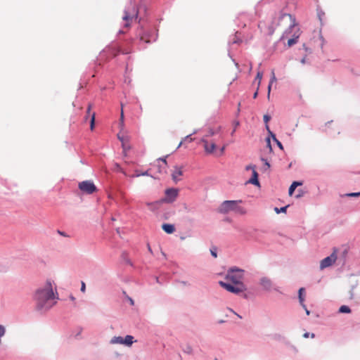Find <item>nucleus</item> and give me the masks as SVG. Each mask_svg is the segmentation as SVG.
<instances>
[{"instance_id":"obj_1","label":"nucleus","mask_w":360,"mask_h":360,"mask_svg":"<svg viewBox=\"0 0 360 360\" xmlns=\"http://www.w3.org/2000/svg\"><path fill=\"white\" fill-rule=\"evenodd\" d=\"M266 25L264 22H259L258 27L262 32H264L267 35H272L277 28L283 30L282 39L290 34L292 29L297 26L295 18L290 14L288 13H280L278 17H275L271 25L267 27H265Z\"/></svg>"},{"instance_id":"obj_2","label":"nucleus","mask_w":360,"mask_h":360,"mask_svg":"<svg viewBox=\"0 0 360 360\" xmlns=\"http://www.w3.org/2000/svg\"><path fill=\"white\" fill-rule=\"evenodd\" d=\"M55 299L54 292L53 290L52 283L48 280L43 287L37 290L34 295V300L37 303V307L39 309L47 310L52 307L55 302L53 300Z\"/></svg>"},{"instance_id":"obj_3","label":"nucleus","mask_w":360,"mask_h":360,"mask_svg":"<svg viewBox=\"0 0 360 360\" xmlns=\"http://www.w3.org/2000/svg\"><path fill=\"white\" fill-rule=\"evenodd\" d=\"M241 202V200H226L220 206L219 211L221 213H228L230 211H235L239 214H245V210L243 207L238 206V203Z\"/></svg>"},{"instance_id":"obj_4","label":"nucleus","mask_w":360,"mask_h":360,"mask_svg":"<svg viewBox=\"0 0 360 360\" xmlns=\"http://www.w3.org/2000/svg\"><path fill=\"white\" fill-rule=\"evenodd\" d=\"M139 10L136 4L130 2L129 5L124 11V14L122 17L123 20L125 22L124 27H129L132 20L137 18Z\"/></svg>"},{"instance_id":"obj_5","label":"nucleus","mask_w":360,"mask_h":360,"mask_svg":"<svg viewBox=\"0 0 360 360\" xmlns=\"http://www.w3.org/2000/svg\"><path fill=\"white\" fill-rule=\"evenodd\" d=\"M226 279L234 285H239V283H243V271L239 269H231L226 276Z\"/></svg>"},{"instance_id":"obj_6","label":"nucleus","mask_w":360,"mask_h":360,"mask_svg":"<svg viewBox=\"0 0 360 360\" xmlns=\"http://www.w3.org/2000/svg\"><path fill=\"white\" fill-rule=\"evenodd\" d=\"M219 285L225 288L229 292L238 294L240 292H244L246 288L245 287V285L243 283H239V285H234L233 283H227L223 281L219 282Z\"/></svg>"},{"instance_id":"obj_7","label":"nucleus","mask_w":360,"mask_h":360,"mask_svg":"<svg viewBox=\"0 0 360 360\" xmlns=\"http://www.w3.org/2000/svg\"><path fill=\"white\" fill-rule=\"evenodd\" d=\"M79 188L84 193L91 194L96 191V187L91 181H84L79 184Z\"/></svg>"},{"instance_id":"obj_8","label":"nucleus","mask_w":360,"mask_h":360,"mask_svg":"<svg viewBox=\"0 0 360 360\" xmlns=\"http://www.w3.org/2000/svg\"><path fill=\"white\" fill-rule=\"evenodd\" d=\"M337 259V255L335 250L328 257L322 259L320 262V269L321 270L330 266L333 264L335 262Z\"/></svg>"},{"instance_id":"obj_9","label":"nucleus","mask_w":360,"mask_h":360,"mask_svg":"<svg viewBox=\"0 0 360 360\" xmlns=\"http://www.w3.org/2000/svg\"><path fill=\"white\" fill-rule=\"evenodd\" d=\"M201 142L203 143L205 151L207 153L211 154L216 149V140L215 139L210 141L209 139H202Z\"/></svg>"},{"instance_id":"obj_10","label":"nucleus","mask_w":360,"mask_h":360,"mask_svg":"<svg viewBox=\"0 0 360 360\" xmlns=\"http://www.w3.org/2000/svg\"><path fill=\"white\" fill-rule=\"evenodd\" d=\"M93 108V104L92 103H89L88 105V107H87V110H86V115L84 117V120H86L88 119L89 117H91V120H90V129L91 131L94 130V126H95V117H96V114L95 112H91V110Z\"/></svg>"},{"instance_id":"obj_11","label":"nucleus","mask_w":360,"mask_h":360,"mask_svg":"<svg viewBox=\"0 0 360 360\" xmlns=\"http://www.w3.org/2000/svg\"><path fill=\"white\" fill-rule=\"evenodd\" d=\"M214 136H217L219 139H223V136L221 134V127H218L215 129H213V128L208 129L207 134L203 136L202 139H209V138Z\"/></svg>"},{"instance_id":"obj_12","label":"nucleus","mask_w":360,"mask_h":360,"mask_svg":"<svg viewBox=\"0 0 360 360\" xmlns=\"http://www.w3.org/2000/svg\"><path fill=\"white\" fill-rule=\"evenodd\" d=\"M166 198L165 201L172 202L178 195V190L176 188H168L165 191Z\"/></svg>"},{"instance_id":"obj_13","label":"nucleus","mask_w":360,"mask_h":360,"mask_svg":"<svg viewBox=\"0 0 360 360\" xmlns=\"http://www.w3.org/2000/svg\"><path fill=\"white\" fill-rule=\"evenodd\" d=\"M158 168V171L160 174L166 173L167 162L166 158H159L157 160V165H155Z\"/></svg>"},{"instance_id":"obj_14","label":"nucleus","mask_w":360,"mask_h":360,"mask_svg":"<svg viewBox=\"0 0 360 360\" xmlns=\"http://www.w3.org/2000/svg\"><path fill=\"white\" fill-rule=\"evenodd\" d=\"M183 175V167L175 166L174 167L173 172L172 173V177L174 181L177 182L181 179L180 177Z\"/></svg>"},{"instance_id":"obj_15","label":"nucleus","mask_w":360,"mask_h":360,"mask_svg":"<svg viewBox=\"0 0 360 360\" xmlns=\"http://www.w3.org/2000/svg\"><path fill=\"white\" fill-rule=\"evenodd\" d=\"M260 284L264 289L269 290L272 287V283L271 280L266 277H264L260 280Z\"/></svg>"},{"instance_id":"obj_16","label":"nucleus","mask_w":360,"mask_h":360,"mask_svg":"<svg viewBox=\"0 0 360 360\" xmlns=\"http://www.w3.org/2000/svg\"><path fill=\"white\" fill-rule=\"evenodd\" d=\"M250 184L253 185L259 186V182L258 180V174L256 171V167H252V176L248 181Z\"/></svg>"},{"instance_id":"obj_17","label":"nucleus","mask_w":360,"mask_h":360,"mask_svg":"<svg viewBox=\"0 0 360 360\" xmlns=\"http://www.w3.org/2000/svg\"><path fill=\"white\" fill-rule=\"evenodd\" d=\"M162 229L169 234L173 233L175 231V227L173 224H163L162 225Z\"/></svg>"},{"instance_id":"obj_18","label":"nucleus","mask_w":360,"mask_h":360,"mask_svg":"<svg viewBox=\"0 0 360 360\" xmlns=\"http://www.w3.org/2000/svg\"><path fill=\"white\" fill-rule=\"evenodd\" d=\"M119 53L128 54L130 53V51L122 50L120 47L112 48L111 53L113 54L114 56H117Z\"/></svg>"},{"instance_id":"obj_19","label":"nucleus","mask_w":360,"mask_h":360,"mask_svg":"<svg viewBox=\"0 0 360 360\" xmlns=\"http://www.w3.org/2000/svg\"><path fill=\"white\" fill-rule=\"evenodd\" d=\"M304 292V288H300V290H299V300H300V304L302 305V307L303 308H305V304H304V298L303 296Z\"/></svg>"},{"instance_id":"obj_20","label":"nucleus","mask_w":360,"mask_h":360,"mask_svg":"<svg viewBox=\"0 0 360 360\" xmlns=\"http://www.w3.org/2000/svg\"><path fill=\"white\" fill-rule=\"evenodd\" d=\"M302 185V183L301 182H299V181H294L292 182V184H291V186H290L289 188V195H292L294 191L295 190V188L298 186H300Z\"/></svg>"},{"instance_id":"obj_21","label":"nucleus","mask_w":360,"mask_h":360,"mask_svg":"<svg viewBox=\"0 0 360 360\" xmlns=\"http://www.w3.org/2000/svg\"><path fill=\"white\" fill-rule=\"evenodd\" d=\"M124 338L121 336H118V337H113L111 340H110V343L111 344H122V345H124Z\"/></svg>"},{"instance_id":"obj_22","label":"nucleus","mask_w":360,"mask_h":360,"mask_svg":"<svg viewBox=\"0 0 360 360\" xmlns=\"http://www.w3.org/2000/svg\"><path fill=\"white\" fill-rule=\"evenodd\" d=\"M133 340H134V337L131 336V335H127L124 338V345H127V346H131L133 343Z\"/></svg>"},{"instance_id":"obj_23","label":"nucleus","mask_w":360,"mask_h":360,"mask_svg":"<svg viewBox=\"0 0 360 360\" xmlns=\"http://www.w3.org/2000/svg\"><path fill=\"white\" fill-rule=\"evenodd\" d=\"M293 38H291V39H289L288 41V45L289 46H292L293 44H296L297 43V39L299 37V34H295L293 35Z\"/></svg>"},{"instance_id":"obj_24","label":"nucleus","mask_w":360,"mask_h":360,"mask_svg":"<svg viewBox=\"0 0 360 360\" xmlns=\"http://www.w3.org/2000/svg\"><path fill=\"white\" fill-rule=\"evenodd\" d=\"M339 312L349 314L351 312V309H349V307L348 306L342 305L340 307Z\"/></svg>"},{"instance_id":"obj_25","label":"nucleus","mask_w":360,"mask_h":360,"mask_svg":"<svg viewBox=\"0 0 360 360\" xmlns=\"http://www.w3.org/2000/svg\"><path fill=\"white\" fill-rule=\"evenodd\" d=\"M193 139L192 138H191L189 135H188V136H186L184 139V140H183V141H181L179 143V146H178V148H179V147L183 144V143H184V142H185V141L191 142V141H193Z\"/></svg>"},{"instance_id":"obj_26","label":"nucleus","mask_w":360,"mask_h":360,"mask_svg":"<svg viewBox=\"0 0 360 360\" xmlns=\"http://www.w3.org/2000/svg\"><path fill=\"white\" fill-rule=\"evenodd\" d=\"M262 78V72H258L257 74L256 78H255L256 80H258V84H257L258 86H259V85H260Z\"/></svg>"},{"instance_id":"obj_27","label":"nucleus","mask_w":360,"mask_h":360,"mask_svg":"<svg viewBox=\"0 0 360 360\" xmlns=\"http://www.w3.org/2000/svg\"><path fill=\"white\" fill-rule=\"evenodd\" d=\"M288 207V206H285V207H281V209H278V207H275L274 210H275L276 212L278 214L280 212H285Z\"/></svg>"},{"instance_id":"obj_28","label":"nucleus","mask_w":360,"mask_h":360,"mask_svg":"<svg viewBox=\"0 0 360 360\" xmlns=\"http://www.w3.org/2000/svg\"><path fill=\"white\" fill-rule=\"evenodd\" d=\"M118 139L121 141L122 143V147L124 148V150H126L127 148V146H126V142H125V139L124 137H121L119 134H118Z\"/></svg>"},{"instance_id":"obj_29","label":"nucleus","mask_w":360,"mask_h":360,"mask_svg":"<svg viewBox=\"0 0 360 360\" xmlns=\"http://www.w3.org/2000/svg\"><path fill=\"white\" fill-rule=\"evenodd\" d=\"M276 76H275V73H274V71L272 70L271 71V80H270V84H273V82H276Z\"/></svg>"},{"instance_id":"obj_30","label":"nucleus","mask_w":360,"mask_h":360,"mask_svg":"<svg viewBox=\"0 0 360 360\" xmlns=\"http://www.w3.org/2000/svg\"><path fill=\"white\" fill-rule=\"evenodd\" d=\"M120 122L121 124H123L124 122V112H123V105H122L121 115H120Z\"/></svg>"},{"instance_id":"obj_31","label":"nucleus","mask_w":360,"mask_h":360,"mask_svg":"<svg viewBox=\"0 0 360 360\" xmlns=\"http://www.w3.org/2000/svg\"><path fill=\"white\" fill-rule=\"evenodd\" d=\"M81 291L82 292H85V291H86V285L84 281H82V283H81Z\"/></svg>"},{"instance_id":"obj_32","label":"nucleus","mask_w":360,"mask_h":360,"mask_svg":"<svg viewBox=\"0 0 360 360\" xmlns=\"http://www.w3.org/2000/svg\"><path fill=\"white\" fill-rule=\"evenodd\" d=\"M270 116L267 115H264V121L266 124L268 123V122L270 120Z\"/></svg>"},{"instance_id":"obj_33","label":"nucleus","mask_w":360,"mask_h":360,"mask_svg":"<svg viewBox=\"0 0 360 360\" xmlns=\"http://www.w3.org/2000/svg\"><path fill=\"white\" fill-rule=\"evenodd\" d=\"M347 195H348V196H351V197L359 196V195H360V192H359V193H348Z\"/></svg>"},{"instance_id":"obj_34","label":"nucleus","mask_w":360,"mask_h":360,"mask_svg":"<svg viewBox=\"0 0 360 360\" xmlns=\"http://www.w3.org/2000/svg\"><path fill=\"white\" fill-rule=\"evenodd\" d=\"M262 160L264 162V165L266 166V168L269 169L270 167V165L267 162V160L264 158H262Z\"/></svg>"},{"instance_id":"obj_35","label":"nucleus","mask_w":360,"mask_h":360,"mask_svg":"<svg viewBox=\"0 0 360 360\" xmlns=\"http://www.w3.org/2000/svg\"><path fill=\"white\" fill-rule=\"evenodd\" d=\"M272 136H273L274 139L276 141L277 144H278V146H279V148L282 149V148H283V146H282L281 143V142H279L278 140H276V138H275V136H274V135H272Z\"/></svg>"},{"instance_id":"obj_36","label":"nucleus","mask_w":360,"mask_h":360,"mask_svg":"<svg viewBox=\"0 0 360 360\" xmlns=\"http://www.w3.org/2000/svg\"><path fill=\"white\" fill-rule=\"evenodd\" d=\"M271 85L272 84H269V86H268V98H269V96H270V91H271Z\"/></svg>"},{"instance_id":"obj_37","label":"nucleus","mask_w":360,"mask_h":360,"mask_svg":"<svg viewBox=\"0 0 360 360\" xmlns=\"http://www.w3.org/2000/svg\"><path fill=\"white\" fill-rule=\"evenodd\" d=\"M252 167H256L255 165H250L246 166L245 169L246 170H249V169H252Z\"/></svg>"},{"instance_id":"obj_38","label":"nucleus","mask_w":360,"mask_h":360,"mask_svg":"<svg viewBox=\"0 0 360 360\" xmlns=\"http://www.w3.org/2000/svg\"><path fill=\"white\" fill-rule=\"evenodd\" d=\"M211 254H212V255L214 257H217V252H216V251H214V250H211Z\"/></svg>"},{"instance_id":"obj_39","label":"nucleus","mask_w":360,"mask_h":360,"mask_svg":"<svg viewBox=\"0 0 360 360\" xmlns=\"http://www.w3.org/2000/svg\"><path fill=\"white\" fill-rule=\"evenodd\" d=\"M258 89H259V86H257V91H255V93L253 95V98H256L257 96V94H258Z\"/></svg>"},{"instance_id":"obj_40","label":"nucleus","mask_w":360,"mask_h":360,"mask_svg":"<svg viewBox=\"0 0 360 360\" xmlns=\"http://www.w3.org/2000/svg\"><path fill=\"white\" fill-rule=\"evenodd\" d=\"M303 336H304V338H309V333H305L303 335Z\"/></svg>"},{"instance_id":"obj_41","label":"nucleus","mask_w":360,"mask_h":360,"mask_svg":"<svg viewBox=\"0 0 360 360\" xmlns=\"http://www.w3.org/2000/svg\"><path fill=\"white\" fill-rule=\"evenodd\" d=\"M141 175L148 176V171H146L145 172L141 173Z\"/></svg>"},{"instance_id":"obj_42","label":"nucleus","mask_w":360,"mask_h":360,"mask_svg":"<svg viewBox=\"0 0 360 360\" xmlns=\"http://www.w3.org/2000/svg\"><path fill=\"white\" fill-rule=\"evenodd\" d=\"M225 148H226V146H224L221 148V153H224V150H225Z\"/></svg>"},{"instance_id":"obj_43","label":"nucleus","mask_w":360,"mask_h":360,"mask_svg":"<svg viewBox=\"0 0 360 360\" xmlns=\"http://www.w3.org/2000/svg\"><path fill=\"white\" fill-rule=\"evenodd\" d=\"M304 309H305V311H306V314H307V315H309L310 311L307 309V307H305V308H304Z\"/></svg>"},{"instance_id":"obj_44","label":"nucleus","mask_w":360,"mask_h":360,"mask_svg":"<svg viewBox=\"0 0 360 360\" xmlns=\"http://www.w3.org/2000/svg\"><path fill=\"white\" fill-rule=\"evenodd\" d=\"M141 175V174H139V172H138V171H136V174L134 175V176H139Z\"/></svg>"},{"instance_id":"obj_45","label":"nucleus","mask_w":360,"mask_h":360,"mask_svg":"<svg viewBox=\"0 0 360 360\" xmlns=\"http://www.w3.org/2000/svg\"><path fill=\"white\" fill-rule=\"evenodd\" d=\"M231 311L233 313H234L235 314H236L239 318H241V316H240V315L237 314L236 312H234V311H233V310H231Z\"/></svg>"},{"instance_id":"obj_46","label":"nucleus","mask_w":360,"mask_h":360,"mask_svg":"<svg viewBox=\"0 0 360 360\" xmlns=\"http://www.w3.org/2000/svg\"><path fill=\"white\" fill-rule=\"evenodd\" d=\"M129 300H130L131 304H134V301H133V300H132V299H129Z\"/></svg>"},{"instance_id":"obj_47","label":"nucleus","mask_w":360,"mask_h":360,"mask_svg":"<svg viewBox=\"0 0 360 360\" xmlns=\"http://www.w3.org/2000/svg\"><path fill=\"white\" fill-rule=\"evenodd\" d=\"M58 233L62 236H65V234L63 232H60V231H58Z\"/></svg>"},{"instance_id":"obj_48","label":"nucleus","mask_w":360,"mask_h":360,"mask_svg":"<svg viewBox=\"0 0 360 360\" xmlns=\"http://www.w3.org/2000/svg\"><path fill=\"white\" fill-rule=\"evenodd\" d=\"M70 298H71V300H75V297H72V296H71V297H70Z\"/></svg>"},{"instance_id":"obj_49","label":"nucleus","mask_w":360,"mask_h":360,"mask_svg":"<svg viewBox=\"0 0 360 360\" xmlns=\"http://www.w3.org/2000/svg\"><path fill=\"white\" fill-rule=\"evenodd\" d=\"M148 250H149L150 252H151V249H150V247L149 245H148Z\"/></svg>"},{"instance_id":"obj_50","label":"nucleus","mask_w":360,"mask_h":360,"mask_svg":"<svg viewBox=\"0 0 360 360\" xmlns=\"http://www.w3.org/2000/svg\"><path fill=\"white\" fill-rule=\"evenodd\" d=\"M311 338H314V333H312V334L311 335Z\"/></svg>"},{"instance_id":"obj_51","label":"nucleus","mask_w":360,"mask_h":360,"mask_svg":"<svg viewBox=\"0 0 360 360\" xmlns=\"http://www.w3.org/2000/svg\"><path fill=\"white\" fill-rule=\"evenodd\" d=\"M153 203H148L147 205H151Z\"/></svg>"}]
</instances>
